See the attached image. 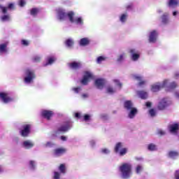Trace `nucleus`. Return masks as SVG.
<instances>
[{"label":"nucleus","mask_w":179,"mask_h":179,"mask_svg":"<svg viewBox=\"0 0 179 179\" xmlns=\"http://www.w3.org/2000/svg\"><path fill=\"white\" fill-rule=\"evenodd\" d=\"M83 120L85 122H90V121H92V115H85L83 116Z\"/></svg>","instance_id":"obj_41"},{"label":"nucleus","mask_w":179,"mask_h":179,"mask_svg":"<svg viewBox=\"0 0 179 179\" xmlns=\"http://www.w3.org/2000/svg\"><path fill=\"white\" fill-rule=\"evenodd\" d=\"M137 96L140 97V99H142L143 100H145L148 98L149 96L148 92L145 91H137Z\"/></svg>","instance_id":"obj_27"},{"label":"nucleus","mask_w":179,"mask_h":179,"mask_svg":"<svg viewBox=\"0 0 179 179\" xmlns=\"http://www.w3.org/2000/svg\"><path fill=\"white\" fill-rule=\"evenodd\" d=\"M65 153H66V150L65 148H57L53 152V156H55V157H59L60 156H62V155H65Z\"/></svg>","instance_id":"obj_18"},{"label":"nucleus","mask_w":179,"mask_h":179,"mask_svg":"<svg viewBox=\"0 0 179 179\" xmlns=\"http://www.w3.org/2000/svg\"><path fill=\"white\" fill-rule=\"evenodd\" d=\"M168 129L172 135H178L179 131V123H172L169 124Z\"/></svg>","instance_id":"obj_10"},{"label":"nucleus","mask_w":179,"mask_h":179,"mask_svg":"<svg viewBox=\"0 0 179 179\" xmlns=\"http://www.w3.org/2000/svg\"><path fill=\"white\" fill-rule=\"evenodd\" d=\"M93 78H94L93 73H92L91 71H85L84 72L83 79L81 80L80 82L82 85H84L85 86H86V85H87V83H89V82H90V80L93 79Z\"/></svg>","instance_id":"obj_8"},{"label":"nucleus","mask_w":179,"mask_h":179,"mask_svg":"<svg viewBox=\"0 0 179 179\" xmlns=\"http://www.w3.org/2000/svg\"><path fill=\"white\" fill-rule=\"evenodd\" d=\"M90 145L91 146V148H94V146H96V141L94 140L90 141Z\"/></svg>","instance_id":"obj_53"},{"label":"nucleus","mask_w":179,"mask_h":179,"mask_svg":"<svg viewBox=\"0 0 179 179\" xmlns=\"http://www.w3.org/2000/svg\"><path fill=\"white\" fill-rule=\"evenodd\" d=\"M72 90L74 93H80V92H82V87H73Z\"/></svg>","instance_id":"obj_44"},{"label":"nucleus","mask_w":179,"mask_h":179,"mask_svg":"<svg viewBox=\"0 0 179 179\" xmlns=\"http://www.w3.org/2000/svg\"><path fill=\"white\" fill-rule=\"evenodd\" d=\"M158 134H159V135H165L166 134V131H163V130H159L158 131Z\"/></svg>","instance_id":"obj_58"},{"label":"nucleus","mask_w":179,"mask_h":179,"mask_svg":"<svg viewBox=\"0 0 179 179\" xmlns=\"http://www.w3.org/2000/svg\"><path fill=\"white\" fill-rule=\"evenodd\" d=\"M149 114L150 117H156V110H155V109H150L149 110Z\"/></svg>","instance_id":"obj_50"},{"label":"nucleus","mask_w":179,"mask_h":179,"mask_svg":"<svg viewBox=\"0 0 179 179\" xmlns=\"http://www.w3.org/2000/svg\"><path fill=\"white\" fill-rule=\"evenodd\" d=\"M146 107H151L152 106V103L150 102H147L146 104H145Z\"/></svg>","instance_id":"obj_62"},{"label":"nucleus","mask_w":179,"mask_h":179,"mask_svg":"<svg viewBox=\"0 0 179 179\" xmlns=\"http://www.w3.org/2000/svg\"><path fill=\"white\" fill-rule=\"evenodd\" d=\"M106 83H107V82L103 78H98L94 81L96 88L99 89L100 90H101V89H104Z\"/></svg>","instance_id":"obj_13"},{"label":"nucleus","mask_w":179,"mask_h":179,"mask_svg":"<svg viewBox=\"0 0 179 179\" xmlns=\"http://www.w3.org/2000/svg\"><path fill=\"white\" fill-rule=\"evenodd\" d=\"M18 5H19L20 6H21V7L24 6L26 5V1H24V0H20V1H18Z\"/></svg>","instance_id":"obj_52"},{"label":"nucleus","mask_w":179,"mask_h":179,"mask_svg":"<svg viewBox=\"0 0 179 179\" xmlns=\"http://www.w3.org/2000/svg\"><path fill=\"white\" fill-rule=\"evenodd\" d=\"M175 78H176V79H178L179 78V72H176L175 73Z\"/></svg>","instance_id":"obj_61"},{"label":"nucleus","mask_w":179,"mask_h":179,"mask_svg":"<svg viewBox=\"0 0 179 179\" xmlns=\"http://www.w3.org/2000/svg\"><path fill=\"white\" fill-rule=\"evenodd\" d=\"M22 146L24 149H31V148L34 147V142L31 140H27L22 142Z\"/></svg>","instance_id":"obj_19"},{"label":"nucleus","mask_w":179,"mask_h":179,"mask_svg":"<svg viewBox=\"0 0 179 179\" xmlns=\"http://www.w3.org/2000/svg\"><path fill=\"white\" fill-rule=\"evenodd\" d=\"M53 145H54V143H52V142H48L43 145L44 148H51Z\"/></svg>","instance_id":"obj_51"},{"label":"nucleus","mask_w":179,"mask_h":179,"mask_svg":"<svg viewBox=\"0 0 179 179\" xmlns=\"http://www.w3.org/2000/svg\"><path fill=\"white\" fill-rule=\"evenodd\" d=\"M148 150H150L151 152H153L155 150H157V146L156 145L151 143L148 145Z\"/></svg>","instance_id":"obj_38"},{"label":"nucleus","mask_w":179,"mask_h":179,"mask_svg":"<svg viewBox=\"0 0 179 179\" xmlns=\"http://www.w3.org/2000/svg\"><path fill=\"white\" fill-rule=\"evenodd\" d=\"M21 44H22V45H24V47H27V45H29L30 44V41H27L26 39H22L21 41Z\"/></svg>","instance_id":"obj_42"},{"label":"nucleus","mask_w":179,"mask_h":179,"mask_svg":"<svg viewBox=\"0 0 179 179\" xmlns=\"http://www.w3.org/2000/svg\"><path fill=\"white\" fill-rule=\"evenodd\" d=\"M131 76L135 80L139 82L138 86H139L140 87H142V86L146 85V81L143 80V77L141 76L140 75L133 74Z\"/></svg>","instance_id":"obj_16"},{"label":"nucleus","mask_w":179,"mask_h":179,"mask_svg":"<svg viewBox=\"0 0 179 179\" xmlns=\"http://www.w3.org/2000/svg\"><path fill=\"white\" fill-rule=\"evenodd\" d=\"M36 78V74L34 73V71L27 69L25 70L24 73V82L27 83V85H30V83H33V80Z\"/></svg>","instance_id":"obj_3"},{"label":"nucleus","mask_w":179,"mask_h":179,"mask_svg":"<svg viewBox=\"0 0 179 179\" xmlns=\"http://www.w3.org/2000/svg\"><path fill=\"white\" fill-rule=\"evenodd\" d=\"M65 44L68 48H71L72 45H73V39H67L65 42Z\"/></svg>","instance_id":"obj_37"},{"label":"nucleus","mask_w":179,"mask_h":179,"mask_svg":"<svg viewBox=\"0 0 179 179\" xmlns=\"http://www.w3.org/2000/svg\"><path fill=\"white\" fill-rule=\"evenodd\" d=\"M178 85L176 82H172L170 83V80H169V83L165 87V89L166 92H171V90H173V89H176Z\"/></svg>","instance_id":"obj_21"},{"label":"nucleus","mask_w":179,"mask_h":179,"mask_svg":"<svg viewBox=\"0 0 179 179\" xmlns=\"http://www.w3.org/2000/svg\"><path fill=\"white\" fill-rule=\"evenodd\" d=\"M79 44L81 47H86L90 44V38H83L79 41Z\"/></svg>","instance_id":"obj_25"},{"label":"nucleus","mask_w":179,"mask_h":179,"mask_svg":"<svg viewBox=\"0 0 179 179\" xmlns=\"http://www.w3.org/2000/svg\"><path fill=\"white\" fill-rule=\"evenodd\" d=\"M171 104H173V102L170 98H162L158 103L157 108L159 110L163 111L166 110V108H168V107H170Z\"/></svg>","instance_id":"obj_4"},{"label":"nucleus","mask_w":179,"mask_h":179,"mask_svg":"<svg viewBox=\"0 0 179 179\" xmlns=\"http://www.w3.org/2000/svg\"><path fill=\"white\" fill-rule=\"evenodd\" d=\"M81 97H82V99H87V97H89V94H87V93L83 94L81 95Z\"/></svg>","instance_id":"obj_55"},{"label":"nucleus","mask_w":179,"mask_h":179,"mask_svg":"<svg viewBox=\"0 0 179 179\" xmlns=\"http://www.w3.org/2000/svg\"><path fill=\"white\" fill-rule=\"evenodd\" d=\"M169 79L164 80L162 83H155L151 85V92L156 93L167 86Z\"/></svg>","instance_id":"obj_5"},{"label":"nucleus","mask_w":179,"mask_h":179,"mask_svg":"<svg viewBox=\"0 0 179 179\" xmlns=\"http://www.w3.org/2000/svg\"><path fill=\"white\" fill-rule=\"evenodd\" d=\"M128 111V117L132 120V118H135V115L138 114V109L136 108H133L131 109H129Z\"/></svg>","instance_id":"obj_24"},{"label":"nucleus","mask_w":179,"mask_h":179,"mask_svg":"<svg viewBox=\"0 0 179 179\" xmlns=\"http://www.w3.org/2000/svg\"><path fill=\"white\" fill-rule=\"evenodd\" d=\"M127 19H128V14L127 13H123L120 16V21L122 23H125V22H127Z\"/></svg>","instance_id":"obj_33"},{"label":"nucleus","mask_w":179,"mask_h":179,"mask_svg":"<svg viewBox=\"0 0 179 179\" xmlns=\"http://www.w3.org/2000/svg\"><path fill=\"white\" fill-rule=\"evenodd\" d=\"M110 152L108 148H102L101 150V152L103 153V155H109Z\"/></svg>","instance_id":"obj_47"},{"label":"nucleus","mask_w":179,"mask_h":179,"mask_svg":"<svg viewBox=\"0 0 179 179\" xmlns=\"http://www.w3.org/2000/svg\"><path fill=\"white\" fill-rule=\"evenodd\" d=\"M42 117L45 118L46 120H50L52 115H54V112L51 110H43L41 112Z\"/></svg>","instance_id":"obj_23"},{"label":"nucleus","mask_w":179,"mask_h":179,"mask_svg":"<svg viewBox=\"0 0 179 179\" xmlns=\"http://www.w3.org/2000/svg\"><path fill=\"white\" fill-rule=\"evenodd\" d=\"M175 96L176 97V99H178L179 100V92H175Z\"/></svg>","instance_id":"obj_59"},{"label":"nucleus","mask_w":179,"mask_h":179,"mask_svg":"<svg viewBox=\"0 0 179 179\" xmlns=\"http://www.w3.org/2000/svg\"><path fill=\"white\" fill-rule=\"evenodd\" d=\"M69 66L71 69H79L82 67V63L80 62H72L69 64Z\"/></svg>","instance_id":"obj_22"},{"label":"nucleus","mask_w":179,"mask_h":179,"mask_svg":"<svg viewBox=\"0 0 179 179\" xmlns=\"http://www.w3.org/2000/svg\"><path fill=\"white\" fill-rule=\"evenodd\" d=\"M29 167L31 170H34V169H36V162L30 161L29 162Z\"/></svg>","instance_id":"obj_48"},{"label":"nucleus","mask_w":179,"mask_h":179,"mask_svg":"<svg viewBox=\"0 0 179 179\" xmlns=\"http://www.w3.org/2000/svg\"><path fill=\"white\" fill-rule=\"evenodd\" d=\"M32 60L34 62H40V61L41 60V57H40L38 55L34 56L32 58Z\"/></svg>","instance_id":"obj_49"},{"label":"nucleus","mask_w":179,"mask_h":179,"mask_svg":"<svg viewBox=\"0 0 179 179\" xmlns=\"http://www.w3.org/2000/svg\"><path fill=\"white\" fill-rule=\"evenodd\" d=\"M127 152H128V150H127V148H122V150H120L119 155L120 156H124L127 155Z\"/></svg>","instance_id":"obj_45"},{"label":"nucleus","mask_w":179,"mask_h":179,"mask_svg":"<svg viewBox=\"0 0 179 179\" xmlns=\"http://www.w3.org/2000/svg\"><path fill=\"white\" fill-rule=\"evenodd\" d=\"M125 53L120 54L117 59V62H122V61H124L125 59Z\"/></svg>","instance_id":"obj_40"},{"label":"nucleus","mask_w":179,"mask_h":179,"mask_svg":"<svg viewBox=\"0 0 179 179\" xmlns=\"http://www.w3.org/2000/svg\"><path fill=\"white\" fill-rule=\"evenodd\" d=\"M60 139H61L62 141H63L64 142H65V141L68 139V138H67L66 136H62L60 137Z\"/></svg>","instance_id":"obj_57"},{"label":"nucleus","mask_w":179,"mask_h":179,"mask_svg":"<svg viewBox=\"0 0 179 179\" xmlns=\"http://www.w3.org/2000/svg\"><path fill=\"white\" fill-rule=\"evenodd\" d=\"M162 22L164 24H167V23H169V22H170V20L169 19V15L167 13H164L162 15Z\"/></svg>","instance_id":"obj_32"},{"label":"nucleus","mask_w":179,"mask_h":179,"mask_svg":"<svg viewBox=\"0 0 179 179\" xmlns=\"http://www.w3.org/2000/svg\"><path fill=\"white\" fill-rule=\"evenodd\" d=\"M53 178L54 179H59L61 178V173L55 171L53 174Z\"/></svg>","instance_id":"obj_43"},{"label":"nucleus","mask_w":179,"mask_h":179,"mask_svg":"<svg viewBox=\"0 0 179 179\" xmlns=\"http://www.w3.org/2000/svg\"><path fill=\"white\" fill-rule=\"evenodd\" d=\"M132 61H138L141 57V52L136 49H131L129 50Z\"/></svg>","instance_id":"obj_15"},{"label":"nucleus","mask_w":179,"mask_h":179,"mask_svg":"<svg viewBox=\"0 0 179 179\" xmlns=\"http://www.w3.org/2000/svg\"><path fill=\"white\" fill-rule=\"evenodd\" d=\"M0 173H3V168L0 165Z\"/></svg>","instance_id":"obj_64"},{"label":"nucleus","mask_w":179,"mask_h":179,"mask_svg":"<svg viewBox=\"0 0 179 179\" xmlns=\"http://www.w3.org/2000/svg\"><path fill=\"white\" fill-rule=\"evenodd\" d=\"M177 15H178V11H173V16H177Z\"/></svg>","instance_id":"obj_63"},{"label":"nucleus","mask_w":179,"mask_h":179,"mask_svg":"<svg viewBox=\"0 0 179 179\" xmlns=\"http://www.w3.org/2000/svg\"><path fill=\"white\" fill-rule=\"evenodd\" d=\"M55 61H57V58H55V57H50L48 58V62L44 65L45 66H47L48 65H52Z\"/></svg>","instance_id":"obj_31"},{"label":"nucleus","mask_w":179,"mask_h":179,"mask_svg":"<svg viewBox=\"0 0 179 179\" xmlns=\"http://www.w3.org/2000/svg\"><path fill=\"white\" fill-rule=\"evenodd\" d=\"M159 36V32L156 30H152L150 31L148 36V41L149 43H155L157 41V37Z\"/></svg>","instance_id":"obj_11"},{"label":"nucleus","mask_w":179,"mask_h":179,"mask_svg":"<svg viewBox=\"0 0 179 179\" xmlns=\"http://www.w3.org/2000/svg\"><path fill=\"white\" fill-rule=\"evenodd\" d=\"M168 156L171 159H176V157H178L179 153L177 151H169Z\"/></svg>","instance_id":"obj_30"},{"label":"nucleus","mask_w":179,"mask_h":179,"mask_svg":"<svg viewBox=\"0 0 179 179\" xmlns=\"http://www.w3.org/2000/svg\"><path fill=\"white\" fill-rule=\"evenodd\" d=\"M124 147V144H122V143H116L115 146V152L116 153H118V152H120V150L122 149V148Z\"/></svg>","instance_id":"obj_34"},{"label":"nucleus","mask_w":179,"mask_h":179,"mask_svg":"<svg viewBox=\"0 0 179 179\" xmlns=\"http://www.w3.org/2000/svg\"><path fill=\"white\" fill-rule=\"evenodd\" d=\"M134 103L131 101H126L124 102V108L127 110V111L131 110L134 108Z\"/></svg>","instance_id":"obj_29"},{"label":"nucleus","mask_w":179,"mask_h":179,"mask_svg":"<svg viewBox=\"0 0 179 179\" xmlns=\"http://www.w3.org/2000/svg\"><path fill=\"white\" fill-rule=\"evenodd\" d=\"M75 117H76V118H80V113H76L75 114Z\"/></svg>","instance_id":"obj_60"},{"label":"nucleus","mask_w":179,"mask_h":179,"mask_svg":"<svg viewBox=\"0 0 179 179\" xmlns=\"http://www.w3.org/2000/svg\"><path fill=\"white\" fill-rule=\"evenodd\" d=\"M59 171L62 174H65L66 173V166L65 164H62L59 166Z\"/></svg>","instance_id":"obj_35"},{"label":"nucleus","mask_w":179,"mask_h":179,"mask_svg":"<svg viewBox=\"0 0 179 179\" xmlns=\"http://www.w3.org/2000/svg\"><path fill=\"white\" fill-rule=\"evenodd\" d=\"M15 9V3H9L7 7L0 5V10L2 13H6L8 10H13Z\"/></svg>","instance_id":"obj_17"},{"label":"nucleus","mask_w":179,"mask_h":179,"mask_svg":"<svg viewBox=\"0 0 179 179\" xmlns=\"http://www.w3.org/2000/svg\"><path fill=\"white\" fill-rule=\"evenodd\" d=\"M113 83L116 87L115 88L113 87L111 85H109L106 87V92L109 94H114L117 90H120L121 87H122V84L120 82V80L115 79L113 80Z\"/></svg>","instance_id":"obj_7"},{"label":"nucleus","mask_w":179,"mask_h":179,"mask_svg":"<svg viewBox=\"0 0 179 179\" xmlns=\"http://www.w3.org/2000/svg\"><path fill=\"white\" fill-rule=\"evenodd\" d=\"M56 16L58 20H66V19L69 20V12L66 13L65 9L62 8H58L56 9Z\"/></svg>","instance_id":"obj_6"},{"label":"nucleus","mask_w":179,"mask_h":179,"mask_svg":"<svg viewBox=\"0 0 179 179\" xmlns=\"http://www.w3.org/2000/svg\"><path fill=\"white\" fill-rule=\"evenodd\" d=\"M106 59H107L106 56H99L96 58V64H101L102 62H104Z\"/></svg>","instance_id":"obj_36"},{"label":"nucleus","mask_w":179,"mask_h":179,"mask_svg":"<svg viewBox=\"0 0 179 179\" xmlns=\"http://www.w3.org/2000/svg\"><path fill=\"white\" fill-rule=\"evenodd\" d=\"M37 13H38V8H32L31 10V15L32 16H36V15H37Z\"/></svg>","instance_id":"obj_46"},{"label":"nucleus","mask_w":179,"mask_h":179,"mask_svg":"<svg viewBox=\"0 0 179 179\" xmlns=\"http://www.w3.org/2000/svg\"><path fill=\"white\" fill-rule=\"evenodd\" d=\"M8 45H9V42L8 41L0 43V55H5L8 54V52H9V48H8Z\"/></svg>","instance_id":"obj_12"},{"label":"nucleus","mask_w":179,"mask_h":179,"mask_svg":"<svg viewBox=\"0 0 179 179\" xmlns=\"http://www.w3.org/2000/svg\"><path fill=\"white\" fill-rule=\"evenodd\" d=\"M72 128V124L71 122H67L64 124H63L62 126L58 127L57 132H66L69 131Z\"/></svg>","instance_id":"obj_14"},{"label":"nucleus","mask_w":179,"mask_h":179,"mask_svg":"<svg viewBox=\"0 0 179 179\" xmlns=\"http://www.w3.org/2000/svg\"><path fill=\"white\" fill-rule=\"evenodd\" d=\"M134 6V5L132 3H129L127 6V10H129L132 7Z\"/></svg>","instance_id":"obj_56"},{"label":"nucleus","mask_w":179,"mask_h":179,"mask_svg":"<svg viewBox=\"0 0 179 179\" xmlns=\"http://www.w3.org/2000/svg\"><path fill=\"white\" fill-rule=\"evenodd\" d=\"M0 99L5 104L13 101V98L10 97L9 94L6 92H0Z\"/></svg>","instance_id":"obj_9"},{"label":"nucleus","mask_w":179,"mask_h":179,"mask_svg":"<svg viewBox=\"0 0 179 179\" xmlns=\"http://www.w3.org/2000/svg\"><path fill=\"white\" fill-rule=\"evenodd\" d=\"M69 20L70 23H73L77 26H82L84 23L83 17H75V13L73 11L69 12Z\"/></svg>","instance_id":"obj_2"},{"label":"nucleus","mask_w":179,"mask_h":179,"mask_svg":"<svg viewBox=\"0 0 179 179\" xmlns=\"http://www.w3.org/2000/svg\"><path fill=\"white\" fill-rule=\"evenodd\" d=\"M174 176H175V179H179V170L175 172Z\"/></svg>","instance_id":"obj_54"},{"label":"nucleus","mask_w":179,"mask_h":179,"mask_svg":"<svg viewBox=\"0 0 179 179\" xmlns=\"http://www.w3.org/2000/svg\"><path fill=\"white\" fill-rule=\"evenodd\" d=\"M179 1L178 0H169L168 1V6L169 8H177L178 6Z\"/></svg>","instance_id":"obj_26"},{"label":"nucleus","mask_w":179,"mask_h":179,"mask_svg":"<svg viewBox=\"0 0 179 179\" xmlns=\"http://www.w3.org/2000/svg\"><path fill=\"white\" fill-rule=\"evenodd\" d=\"M122 178L128 179L132 176V164L130 163H124L119 167Z\"/></svg>","instance_id":"obj_1"},{"label":"nucleus","mask_w":179,"mask_h":179,"mask_svg":"<svg viewBox=\"0 0 179 179\" xmlns=\"http://www.w3.org/2000/svg\"><path fill=\"white\" fill-rule=\"evenodd\" d=\"M0 20L1 22H10L11 20L10 15L3 13V15L0 17Z\"/></svg>","instance_id":"obj_28"},{"label":"nucleus","mask_w":179,"mask_h":179,"mask_svg":"<svg viewBox=\"0 0 179 179\" xmlns=\"http://www.w3.org/2000/svg\"><path fill=\"white\" fill-rule=\"evenodd\" d=\"M30 124H25L23 126V129L21 130L20 134L22 136H27L30 134Z\"/></svg>","instance_id":"obj_20"},{"label":"nucleus","mask_w":179,"mask_h":179,"mask_svg":"<svg viewBox=\"0 0 179 179\" xmlns=\"http://www.w3.org/2000/svg\"><path fill=\"white\" fill-rule=\"evenodd\" d=\"M136 174H140V173L143 170V166L139 164L136 166Z\"/></svg>","instance_id":"obj_39"}]
</instances>
